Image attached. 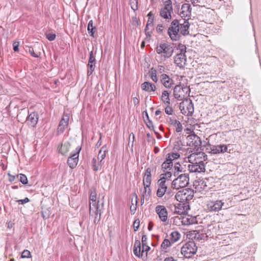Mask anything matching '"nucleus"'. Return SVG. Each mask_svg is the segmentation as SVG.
I'll return each mask as SVG.
<instances>
[{"label": "nucleus", "instance_id": "55", "mask_svg": "<svg viewBox=\"0 0 261 261\" xmlns=\"http://www.w3.org/2000/svg\"><path fill=\"white\" fill-rule=\"evenodd\" d=\"M182 89H183V92H184V94H186V97H187V93H188L189 94L190 93V89L189 88V87L186 86V87H182Z\"/></svg>", "mask_w": 261, "mask_h": 261}, {"label": "nucleus", "instance_id": "14", "mask_svg": "<svg viewBox=\"0 0 261 261\" xmlns=\"http://www.w3.org/2000/svg\"><path fill=\"white\" fill-rule=\"evenodd\" d=\"M39 116L37 113L33 112L31 113L27 117L25 122L31 127H35L38 121Z\"/></svg>", "mask_w": 261, "mask_h": 261}, {"label": "nucleus", "instance_id": "13", "mask_svg": "<svg viewBox=\"0 0 261 261\" xmlns=\"http://www.w3.org/2000/svg\"><path fill=\"white\" fill-rule=\"evenodd\" d=\"M224 205V203L221 200L211 201L207 204V207L210 211L218 212Z\"/></svg>", "mask_w": 261, "mask_h": 261}, {"label": "nucleus", "instance_id": "61", "mask_svg": "<svg viewBox=\"0 0 261 261\" xmlns=\"http://www.w3.org/2000/svg\"><path fill=\"white\" fill-rule=\"evenodd\" d=\"M8 175L9 176V180L10 182H12L15 180V176L11 175L10 173H8Z\"/></svg>", "mask_w": 261, "mask_h": 261}, {"label": "nucleus", "instance_id": "15", "mask_svg": "<svg viewBox=\"0 0 261 261\" xmlns=\"http://www.w3.org/2000/svg\"><path fill=\"white\" fill-rule=\"evenodd\" d=\"M173 94L175 99L178 100H182L186 97V94L183 92L182 86L177 85L173 89Z\"/></svg>", "mask_w": 261, "mask_h": 261}, {"label": "nucleus", "instance_id": "64", "mask_svg": "<svg viewBox=\"0 0 261 261\" xmlns=\"http://www.w3.org/2000/svg\"><path fill=\"white\" fill-rule=\"evenodd\" d=\"M164 261H177L175 260L172 257H167L165 259Z\"/></svg>", "mask_w": 261, "mask_h": 261}, {"label": "nucleus", "instance_id": "53", "mask_svg": "<svg viewBox=\"0 0 261 261\" xmlns=\"http://www.w3.org/2000/svg\"><path fill=\"white\" fill-rule=\"evenodd\" d=\"M152 171V169L150 167L147 168L145 172L144 173V176H151V172Z\"/></svg>", "mask_w": 261, "mask_h": 261}, {"label": "nucleus", "instance_id": "25", "mask_svg": "<svg viewBox=\"0 0 261 261\" xmlns=\"http://www.w3.org/2000/svg\"><path fill=\"white\" fill-rule=\"evenodd\" d=\"M92 215H93V214L95 215L94 217V223L95 224L98 223V222L100 221L101 218V210L99 209V206H97L95 207H92Z\"/></svg>", "mask_w": 261, "mask_h": 261}, {"label": "nucleus", "instance_id": "12", "mask_svg": "<svg viewBox=\"0 0 261 261\" xmlns=\"http://www.w3.org/2000/svg\"><path fill=\"white\" fill-rule=\"evenodd\" d=\"M192 8L191 5L188 3H185L182 5L180 15L185 20H189L191 16Z\"/></svg>", "mask_w": 261, "mask_h": 261}, {"label": "nucleus", "instance_id": "4", "mask_svg": "<svg viewBox=\"0 0 261 261\" xmlns=\"http://www.w3.org/2000/svg\"><path fill=\"white\" fill-rule=\"evenodd\" d=\"M194 196V191L191 189H184L179 191L175 195L176 199L185 204L186 203L192 199Z\"/></svg>", "mask_w": 261, "mask_h": 261}, {"label": "nucleus", "instance_id": "60", "mask_svg": "<svg viewBox=\"0 0 261 261\" xmlns=\"http://www.w3.org/2000/svg\"><path fill=\"white\" fill-rule=\"evenodd\" d=\"M174 208H175V210H174L175 213H176V214H179V215L182 214L183 212L181 211V210L179 209V208H177L176 206H175Z\"/></svg>", "mask_w": 261, "mask_h": 261}, {"label": "nucleus", "instance_id": "34", "mask_svg": "<svg viewBox=\"0 0 261 261\" xmlns=\"http://www.w3.org/2000/svg\"><path fill=\"white\" fill-rule=\"evenodd\" d=\"M166 157L170 159L171 161L173 162L174 160H177L180 157V154L177 152H171L168 153Z\"/></svg>", "mask_w": 261, "mask_h": 261}, {"label": "nucleus", "instance_id": "41", "mask_svg": "<svg viewBox=\"0 0 261 261\" xmlns=\"http://www.w3.org/2000/svg\"><path fill=\"white\" fill-rule=\"evenodd\" d=\"M134 195L135 196V205H130V213L132 214H134L135 213V212H136V208H137V204L138 203L137 194L136 193H134Z\"/></svg>", "mask_w": 261, "mask_h": 261}, {"label": "nucleus", "instance_id": "59", "mask_svg": "<svg viewBox=\"0 0 261 261\" xmlns=\"http://www.w3.org/2000/svg\"><path fill=\"white\" fill-rule=\"evenodd\" d=\"M25 115H26V114L23 115V114L22 113L20 112V113L17 115V119H18V121H20L24 120V119H21V117H22V116H23L24 117H25Z\"/></svg>", "mask_w": 261, "mask_h": 261}, {"label": "nucleus", "instance_id": "30", "mask_svg": "<svg viewBox=\"0 0 261 261\" xmlns=\"http://www.w3.org/2000/svg\"><path fill=\"white\" fill-rule=\"evenodd\" d=\"M180 238V234L177 231H173L170 234V241L173 244L178 241Z\"/></svg>", "mask_w": 261, "mask_h": 261}, {"label": "nucleus", "instance_id": "35", "mask_svg": "<svg viewBox=\"0 0 261 261\" xmlns=\"http://www.w3.org/2000/svg\"><path fill=\"white\" fill-rule=\"evenodd\" d=\"M173 243L167 239H165L161 244V248L163 249H167L168 247H170Z\"/></svg>", "mask_w": 261, "mask_h": 261}, {"label": "nucleus", "instance_id": "50", "mask_svg": "<svg viewBox=\"0 0 261 261\" xmlns=\"http://www.w3.org/2000/svg\"><path fill=\"white\" fill-rule=\"evenodd\" d=\"M146 25L149 26L150 28H153V17H149Z\"/></svg>", "mask_w": 261, "mask_h": 261}, {"label": "nucleus", "instance_id": "27", "mask_svg": "<svg viewBox=\"0 0 261 261\" xmlns=\"http://www.w3.org/2000/svg\"><path fill=\"white\" fill-rule=\"evenodd\" d=\"M173 162H171L170 159H168L166 157L165 161L162 163L161 165V169L163 172H165L166 170H170L172 169Z\"/></svg>", "mask_w": 261, "mask_h": 261}, {"label": "nucleus", "instance_id": "17", "mask_svg": "<svg viewBox=\"0 0 261 261\" xmlns=\"http://www.w3.org/2000/svg\"><path fill=\"white\" fill-rule=\"evenodd\" d=\"M186 60L185 54L183 53H178L175 57L174 63L180 68H182L186 65Z\"/></svg>", "mask_w": 261, "mask_h": 261}, {"label": "nucleus", "instance_id": "46", "mask_svg": "<svg viewBox=\"0 0 261 261\" xmlns=\"http://www.w3.org/2000/svg\"><path fill=\"white\" fill-rule=\"evenodd\" d=\"M165 112L168 115H172L173 113V109L170 106V105H167L165 109Z\"/></svg>", "mask_w": 261, "mask_h": 261}, {"label": "nucleus", "instance_id": "62", "mask_svg": "<svg viewBox=\"0 0 261 261\" xmlns=\"http://www.w3.org/2000/svg\"><path fill=\"white\" fill-rule=\"evenodd\" d=\"M133 102L135 106L138 105L139 103V99L137 98V97H134L133 98Z\"/></svg>", "mask_w": 261, "mask_h": 261}, {"label": "nucleus", "instance_id": "42", "mask_svg": "<svg viewBox=\"0 0 261 261\" xmlns=\"http://www.w3.org/2000/svg\"><path fill=\"white\" fill-rule=\"evenodd\" d=\"M138 0H130V5L131 8L135 11L136 10H138Z\"/></svg>", "mask_w": 261, "mask_h": 261}, {"label": "nucleus", "instance_id": "32", "mask_svg": "<svg viewBox=\"0 0 261 261\" xmlns=\"http://www.w3.org/2000/svg\"><path fill=\"white\" fill-rule=\"evenodd\" d=\"M106 152H107V149H106V147L105 146H103L99 150V151L98 152L97 158H98V160H100V162L106 157Z\"/></svg>", "mask_w": 261, "mask_h": 261}, {"label": "nucleus", "instance_id": "29", "mask_svg": "<svg viewBox=\"0 0 261 261\" xmlns=\"http://www.w3.org/2000/svg\"><path fill=\"white\" fill-rule=\"evenodd\" d=\"M170 92H169L167 90H164L162 93L161 99L163 101V103L167 105H170V98L169 95L170 94Z\"/></svg>", "mask_w": 261, "mask_h": 261}, {"label": "nucleus", "instance_id": "51", "mask_svg": "<svg viewBox=\"0 0 261 261\" xmlns=\"http://www.w3.org/2000/svg\"><path fill=\"white\" fill-rule=\"evenodd\" d=\"M178 47L180 50V53H183V54H185V53L186 52V47L185 45H183V44H179L178 45Z\"/></svg>", "mask_w": 261, "mask_h": 261}, {"label": "nucleus", "instance_id": "22", "mask_svg": "<svg viewBox=\"0 0 261 261\" xmlns=\"http://www.w3.org/2000/svg\"><path fill=\"white\" fill-rule=\"evenodd\" d=\"M69 120V115L64 114L58 126V129L59 132H63L64 130L65 126L68 124Z\"/></svg>", "mask_w": 261, "mask_h": 261}, {"label": "nucleus", "instance_id": "6", "mask_svg": "<svg viewBox=\"0 0 261 261\" xmlns=\"http://www.w3.org/2000/svg\"><path fill=\"white\" fill-rule=\"evenodd\" d=\"M189 183V177L188 174H181L174 179L171 183V187L173 189L178 190L180 188L187 186Z\"/></svg>", "mask_w": 261, "mask_h": 261}, {"label": "nucleus", "instance_id": "49", "mask_svg": "<svg viewBox=\"0 0 261 261\" xmlns=\"http://www.w3.org/2000/svg\"><path fill=\"white\" fill-rule=\"evenodd\" d=\"M139 225H140L139 220V219L136 220L134 221V224H133L134 229L135 231H136L138 229V228L139 227Z\"/></svg>", "mask_w": 261, "mask_h": 261}, {"label": "nucleus", "instance_id": "43", "mask_svg": "<svg viewBox=\"0 0 261 261\" xmlns=\"http://www.w3.org/2000/svg\"><path fill=\"white\" fill-rule=\"evenodd\" d=\"M32 257L31 253L28 250H24L21 253V258H31Z\"/></svg>", "mask_w": 261, "mask_h": 261}, {"label": "nucleus", "instance_id": "47", "mask_svg": "<svg viewBox=\"0 0 261 261\" xmlns=\"http://www.w3.org/2000/svg\"><path fill=\"white\" fill-rule=\"evenodd\" d=\"M29 52L31 54V55L35 58H38L40 56V54L38 53H35L34 50V48L32 47H30L29 48Z\"/></svg>", "mask_w": 261, "mask_h": 261}, {"label": "nucleus", "instance_id": "16", "mask_svg": "<svg viewBox=\"0 0 261 261\" xmlns=\"http://www.w3.org/2000/svg\"><path fill=\"white\" fill-rule=\"evenodd\" d=\"M89 200V214L90 215H92V207L99 206L96 202V192L95 189L91 190Z\"/></svg>", "mask_w": 261, "mask_h": 261}, {"label": "nucleus", "instance_id": "45", "mask_svg": "<svg viewBox=\"0 0 261 261\" xmlns=\"http://www.w3.org/2000/svg\"><path fill=\"white\" fill-rule=\"evenodd\" d=\"M56 35L55 33H49L46 34L47 39L50 41L54 40L56 38Z\"/></svg>", "mask_w": 261, "mask_h": 261}, {"label": "nucleus", "instance_id": "5", "mask_svg": "<svg viewBox=\"0 0 261 261\" xmlns=\"http://www.w3.org/2000/svg\"><path fill=\"white\" fill-rule=\"evenodd\" d=\"M197 247L194 241H189L181 248V253L186 258H190L197 252Z\"/></svg>", "mask_w": 261, "mask_h": 261}, {"label": "nucleus", "instance_id": "31", "mask_svg": "<svg viewBox=\"0 0 261 261\" xmlns=\"http://www.w3.org/2000/svg\"><path fill=\"white\" fill-rule=\"evenodd\" d=\"M173 168L174 170L173 175L174 176H177L178 173L181 172L183 170V168L181 167V165L178 162L174 163Z\"/></svg>", "mask_w": 261, "mask_h": 261}, {"label": "nucleus", "instance_id": "44", "mask_svg": "<svg viewBox=\"0 0 261 261\" xmlns=\"http://www.w3.org/2000/svg\"><path fill=\"white\" fill-rule=\"evenodd\" d=\"M19 176V180L22 184L26 185L28 184V178L24 174H20Z\"/></svg>", "mask_w": 261, "mask_h": 261}, {"label": "nucleus", "instance_id": "38", "mask_svg": "<svg viewBox=\"0 0 261 261\" xmlns=\"http://www.w3.org/2000/svg\"><path fill=\"white\" fill-rule=\"evenodd\" d=\"M154 28H150L149 26L146 25L145 28V33L146 36V38L149 39L151 37L152 31Z\"/></svg>", "mask_w": 261, "mask_h": 261}, {"label": "nucleus", "instance_id": "56", "mask_svg": "<svg viewBox=\"0 0 261 261\" xmlns=\"http://www.w3.org/2000/svg\"><path fill=\"white\" fill-rule=\"evenodd\" d=\"M163 28L164 27L162 24H158L156 28L157 32L159 33H161L163 31Z\"/></svg>", "mask_w": 261, "mask_h": 261}, {"label": "nucleus", "instance_id": "2", "mask_svg": "<svg viewBox=\"0 0 261 261\" xmlns=\"http://www.w3.org/2000/svg\"><path fill=\"white\" fill-rule=\"evenodd\" d=\"M155 50L157 54L161 55V60L165 61L172 56L174 49L169 44L163 43L158 45Z\"/></svg>", "mask_w": 261, "mask_h": 261}, {"label": "nucleus", "instance_id": "58", "mask_svg": "<svg viewBox=\"0 0 261 261\" xmlns=\"http://www.w3.org/2000/svg\"><path fill=\"white\" fill-rule=\"evenodd\" d=\"M13 45L14 51H17L18 50L19 42H14Z\"/></svg>", "mask_w": 261, "mask_h": 261}, {"label": "nucleus", "instance_id": "11", "mask_svg": "<svg viewBox=\"0 0 261 261\" xmlns=\"http://www.w3.org/2000/svg\"><path fill=\"white\" fill-rule=\"evenodd\" d=\"M155 212L158 215L160 220L165 222L168 219V212L165 206L158 205L155 207Z\"/></svg>", "mask_w": 261, "mask_h": 261}, {"label": "nucleus", "instance_id": "7", "mask_svg": "<svg viewBox=\"0 0 261 261\" xmlns=\"http://www.w3.org/2000/svg\"><path fill=\"white\" fill-rule=\"evenodd\" d=\"M180 109L182 114L192 116L194 113V105L192 100L187 99L180 103Z\"/></svg>", "mask_w": 261, "mask_h": 261}, {"label": "nucleus", "instance_id": "19", "mask_svg": "<svg viewBox=\"0 0 261 261\" xmlns=\"http://www.w3.org/2000/svg\"><path fill=\"white\" fill-rule=\"evenodd\" d=\"M227 150V146L225 144L214 145L211 147L210 153L213 154L223 153Z\"/></svg>", "mask_w": 261, "mask_h": 261}, {"label": "nucleus", "instance_id": "48", "mask_svg": "<svg viewBox=\"0 0 261 261\" xmlns=\"http://www.w3.org/2000/svg\"><path fill=\"white\" fill-rule=\"evenodd\" d=\"M145 122L146 123V124L147 126L150 129V130H154V126L153 125L152 122L151 120H149V121H146L145 120Z\"/></svg>", "mask_w": 261, "mask_h": 261}, {"label": "nucleus", "instance_id": "33", "mask_svg": "<svg viewBox=\"0 0 261 261\" xmlns=\"http://www.w3.org/2000/svg\"><path fill=\"white\" fill-rule=\"evenodd\" d=\"M96 29V28L93 26V21L92 20L89 21L88 24L87 30L88 33L90 34V36H94V30Z\"/></svg>", "mask_w": 261, "mask_h": 261}, {"label": "nucleus", "instance_id": "40", "mask_svg": "<svg viewBox=\"0 0 261 261\" xmlns=\"http://www.w3.org/2000/svg\"><path fill=\"white\" fill-rule=\"evenodd\" d=\"M164 173L161 174V177L160 179H163V180H165L166 182V179L170 178L172 176V173L170 171H168V170L164 172Z\"/></svg>", "mask_w": 261, "mask_h": 261}, {"label": "nucleus", "instance_id": "8", "mask_svg": "<svg viewBox=\"0 0 261 261\" xmlns=\"http://www.w3.org/2000/svg\"><path fill=\"white\" fill-rule=\"evenodd\" d=\"M81 150V147L80 146H77L75 148V152L71 153L68 158L67 163L71 169H74L76 167L79 161V153Z\"/></svg>", "mask_w": 261, "mask_h": 261}, {"label": "nucleus", "instance_id": "39", "mask_svg": "<svg viewBox=\"0 0 261 261\" xmlns=\"http://www.w3.org/2000/svg\"><path fill=\"white\" fill-rule=\"evenodd\" d=\"M151 182V176H144L143 183L144 186L146 187H150V185Z\"/></svg>", "mask_w": 261, "mask_h": 261}, {"label": "nucleus", "instance_id": "54", "mask_svg": "<svg viewBox=\"0 0 261 261\" xmlns=\"http://www.w3.org/2000/svg\"><path fill=\"white\" fill-rule=\"evenodd\" d=\"M29 201H30V199L28 197L25 198L24 199H20V200H19L17 201V202L19 204H23L27 203Z\"/></svg>", "mask_w": 261, "mask_h": 261}, {"label": "nucleus", "instance_id": "3", "mask_svg": "<svg viewBox=\"0 0 261 261\" xmlns=\"http://www.w3.org/2000/svg\"><path fill=\"white\" fill-rule=\"evenodd\" d=\"M168 34L171 40L176 41L180 39L179 23L177 19H174L168 30Z\"/></svg>", "mask_w": 261, "mask_h": 261}, {"label": "nucleus", "instance_id": "26", "mask_svg": "<svg viewBox=\"0 0 261 261\" xmlns=\"http://www.w3.org/2000/svg\"><path fill=\"white\" fill-rule=\"evenodd\" d=\"M141 88L142 90L148 92H154L156 89L155 86L148 82H145L142 84Z\"/></svg>", "mask_w": 261, "mask_h": 261}, {"label": "nucleus", "instance_id": "28", "mask_svg": "<svg viewBox=\"0 0 261 261\" xmlns=\"http://www.w3.org/2000/svg\"><path fill=\"white\" fill-rule=\"evenodd\" d=\"M70 147L69 142L68 141L65 142L61 144V147L58 149L59 152L62 155H65L69 151Z\"/></svg>", "mask_w": 261, "mask_h": 261}, {"label": "nucleus", "instance_id": "18", "mask_svg": "<svg viewBox=\"0 0 261 261\" xmlns=\"http://www.w3.org/2000/svg\"><path fill=\"white\" fill-rule=\"evenodd\" d=\"M95 58L94 56L93 51H91L89 55V59L87 65L88 69L87 71V75L90 76L95 69Z\"/></svg>", "mask_w": 261, "mask_h": 261}, {"label": "nucleus", "instance_id": "20", "mask_svg": "<svg viewBox=\"0 0 261 261\" xmlns=\"http://www.w3.org/2000/svg\"><path fill=\"white\" fill-rule=\"evenodd\" d=\"M166 182L163 179H160L158 181L159 188L156 192V195L159 197H162L165 193L167 189Z\"/></svg>", "mask_w": 261, "mask_h": 261}, {"label": "nucleus", "instance_id": "21", "mask_svg": "<svg viewBox=\"0 0 261 261\" xmlns=\"http://www.w3.org/2000/svg\"><path fill=\"white\" fill-rule=\"evenodd\" d=\"M161 82L166 88H170L173 85V80L166 74L161 75Z\"/></svg>", "mask_w": 261, "mask_h": 261}, {"label": "nucleus", "instance_id": "23", "mask_svg": "<svg viewBox=\"0 0 261 261\" xmlns=\"http://www.w3.org/2000/svg\"><path fill=\"white\" fill-rule=\"evenodd\" d=\"M168 122L170 125L175 127L176 132L177 133H180L182 131L183 127L181 124L178 120H177L172 117H169L168 119Z\"/></svg>", "mask_w": 261, "mask_h": 261}, {"label": "nucleus", "instance_id": "63", "mask_svg": "<svg viewBox=\"0 0 261 261\" xmlns=\"http://www.w3.org/2000/svg\"><path fill=\"white\" fill-rule=\"evenodd\" d=\"M153 226V224L152 222H149L148 225V229L150 231L152 230V227Z\"/></svg>", "mask_w": 261, "mask_h": 261}, {"label": "nucleus", "instance_id": "57", "mask_svg": "<svg viewBox=\"0 0 261 261\" xmlns=\"http://www.w3.org/2000/svg\"><path fill=\"white\" fill-rule=\"evenodd\" d=\"M132 137V139H133L132 140V147L133 146V145H134V142L135 141V135L133 133H131L129 135V139L130 140V137ZM130 144V141H129V143H128V144Z\"/></svg>", "mask_w": 261, "mask_h": 261}, {"label": "nucleus", "instance_id": "36", "mask_svg": "<svg viewBox=\"0 0 261 261\" xmlns=\"http://www.w3.org/2000/svg\"><path fill=\"white\" fill-rule=\"evenodd\" d=\"M151 189H150V188L144 186V191L142 193V195H144V197H146V200H148L149 199Z\"/></svg>", "mask_w": 261, "mask_h": 261}, {"label": "nucleus", "instance_id": "52", "mask_svg": "<svg viewBox=\"0 0 261 261\" xmlns=\"http://www.w3.org/2000/svg\"><path fill=\"white\" fill-rule=\"evenodd\" d=\"M199 185L201 186V188H202L203 190H205L207 187L206 182L203 180L199 181Z\"/></svg>", "mask_w": 261, "mask_h": 261}, {"label": "nucleus", "instance_id": "37", "mask_svg": "<svg viewBox=\"0 0 261 261\" xmlns=\"http://www.w3.org/2000/svg\"><path fill=\"white\" fill-rule=\"evenodd\" d=\"M149 73L151 80L155 83H156L158 81V78L156 76V70L153 68H152L150 69Z\"/></svg>", "mask_w": 261, "mask_h": 261}, {"label": "nucleus", "instance_id": "10", "mask_svg": "<svg viewBox=\"0 0 261 261\" xmlns=\"http://www.w3.org/2000/svg\"><path fill=\"white\" fill-rule=\"evenodd\" d=\"M188 168L190 172L200 173L204 172L205 170V165L203 161L192 163L191 164L188 165Z\"/></svg>", "mask_w": 261, "mask_h": 261}, {"label": "nucleus", "instance_id": "9", "mask_svg": "<svg viewBox=\"0 0 261 261\" xmlns=\"http://www.w3.org/2000/svg\"><path fill=\"white\" fill-rule=\"evenodd\" d=\"M165 3V7L161 10L160 15L164 18L171 19V13L173 10L171 1L166 0Z\"/></svg>", "mask_w": 261, "mask_h": 261}, {"label": "nucleus", "instance_id": "24", "mask_svg": "<svg viewBox=\"0 0 261 261\" xmlns=\"http://www.w3.org/2000/svg\"><path fill=\"white\" fill-rule=\"evenodd\" d=\"M179 25L180 34L184 36L188 35L189 33V29L190 27V23L188 21V20H185L184 22L182 24H179Z\"/></svg>", "mask_w": 261, "mask_h": 261}, {"label": "nucleus", "instance_id": "1", "mask_svg": "<svg viewBox=\"0 0 261 261\" xmlns=\"http://www.w3.org/2000/svg\"><path fill=\"white\" fill-rule=\"evenodd\" d=\"M147 236L145 234L143 235L142 237V247L140 241L136 240L135 242L133 252L136 256L138 257L142 256L143 253L145 252H146V255L147 256V252L150 249V247L147 245Z\"/></svg>", "mask_w": 261, "mask_h": 261}]
</instances>
